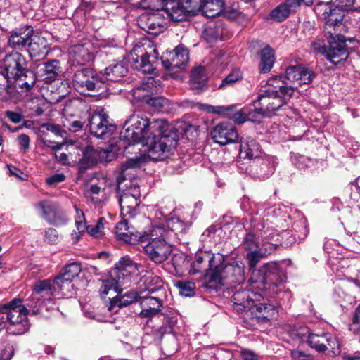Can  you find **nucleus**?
I'll return each mask as SVG.
<instances>
[{"mask_svg":"<svg viewBox=\"0 0 360 360\" xmlns=\"http://www.w3.org/2000/svg\"><path fill=\"white\" fill-rule=\"evenodd\" d=\"M173 127L163 119L150 121L143 115H132L122 129L120 142L141 143L147 147L148 158L158 161L166 158L177 145Z\"/></svg>","mask_w":360,"mask_h":360,"instance_id":"obj_1","label":"nucleus"},{"mask_svg":"<svg viewBox=\"0 0 360 360\" xmlns=\"http://www.w3.org/2000/svg\"><path fill=\"white\" fill-rule=\"evenodd\" d=\"M324 12V33L328 46H322L319 43H314L313 47L324 55L330 63L338 65L345 61L349 56L346 39L342 34V32H345L344 30L345 25L342 23L340 13H335V11L331 13L332 11L330 9L329 14L326 11Z\"/></svg>","mask_w":360,"mask_h":360,"instance_id":"obj_2","label":"nucleus"},{"mask_svg":"<svg viewBox=\"0 0 360 360\" xmlns=\"http://www.w3.org/2000/svg\"><path fill=\"white\" fill-rule=\"evenodd\" d=\"M261 295L248 290H237L231 296L233 309L238 313L251 311L258 319H270L276 314L272 304L260 302Z\"/></svg>","mask_w":360,"mask_h":360,"instance_id":"obj_3","label":"nucleus"},{"mask_svg":"<svg viewBox=\"0 0 360 360\" xmlns=\"http://www.w3.org/2000/svg\"><path fill=\"white\" fill-rule=\"evenodd\" d=\"M139 266L133 262L129 258H122L116 264L115 267L111 271L110 276L103 281L100 288L101 296L105 299L110 291L114 293H122L124 285H127L131 282L133 275H137L140 272Z\"/></svg>","mask_w":360,"mask_h":360,"instance_id":"obj_4","label":"nucleus"},{"mask_svg":"<svg viewBox=\"0 0 360 360\" xmlns=\"http://www.w3.org/2000/svg\"><path fill=\"white\" fill-rule=\"evenodd\" d=\"M291 338L300 343L307 342L316 351L325 352L326 351L333 355L340 354V344L335 336L330 333H311L304 326L293 327L289 332Z\"/></svg>","mask_w":360,"mask_h":360,"instance_id":"obj_5","label":"nucleus"},{"mask_svg":"<svg viewBox=\"0 0 360 360\" xmlns=\"http://www.w3.org/2000/svg\"><path fill=\"white\" fill-rule=\"evenodd\" d=\"M285 276L276 262H270L264 264L259 269L257 275L250 277L249 282L251 283H260L262 284L271 283L270 290L272 292V298L281 300L283 303L288 302L291 297L290 292L283 290V283L285 281Z\"/></svg>","mask_w":360,"mask_h":360,"instance_id":"obj_6","label":"nucleus"},{"mask_svg":"<svg viewBox=\"0 0 360 360\" xmlns=\"http://www.w3.org/2000/svg\"><path fill=\"white\" fill-rule=\"evenodd\" d=\"M145 236L143 242L148 243L143 248L148 257L156 264L166 261L172 251V246L166 241L168 231L162 226H154Z\"/></svg>","mask_w":360,"mask_h":360,"instance_id":"obj_7","label":"nucleus"},{"mask_svg":"<svg viewBox=\"0 0 360 360\" xmlns=\"http://www.w3.org/2000/svg\"><path fill=\"white\" fill-rule=\"evenodd\" d=\"M245 281V265L243 262L237 260H231L226 265L220 262L210 278V283H213L214 288L224 284L240 285Z\"/></svg>","mask_w":360,"mask_h":360,"instance_id":"obj_8","label":"nucleus"},{"mask_svg":"<svg viewBox=\"0 0 360 360\" xmlns=\"http://www.w3.org/2000/svg\"><path fill=\"white\" fill-rule=\"evenodd\" d=\"M290 97L278 93L277 90L267 89L254 101V112L264 117L274 115Z\"/></svg>","mask_w":360,"mask_h":360,"instance_id":"obj_9","label":"nucleus"},{"mask_svg":"<svg viewBox=\"0 0 360 360\" xmlns=\"http://www.w3.org/2000/svg\"><path fill=\"white\" fill-rule=\"evenodd\" d=\"M223 259V256L220 254L216 255L210 251L199 250L195 255L190 273L192 274L197 273L204 274L208 281V287L214 288L213 283H210V278L211 275L216 271V266H219Z\"/></svg>","mask_w":360,"mask_h":360,"instance_id":"obj_10","label":"nucleus"},{"mask_svg":"<svg viewBox=\"0 0 360 360\" xmlns=\"http://www.w3.org/2000/svg\"><path fill=\"white\" fill-rule=\"evenodd\" d=\"M20 299L15 298L11 302L0 305V311L6 313L7 320L11 325L20 326L17 331H13L14 334L20 335L27 332L29 329L27 321L28 309L21 304Z\"/></svg>","mask_w":360,"mask_h":360,"instance_id":"obj_11","label":"nucleus"},{"mask_svg":"<svg viewBox=\"0 0 360 360\" xmlns=\"http://www.w3.org/2000/svg\"><path fill=\"white\" fill-rule=\"evenodd\" d=\"M56 287H57L56 285V278L53 281L48 279L39 281L35 283L31 300L27 304V307L31 309L32 314H37L43 302L51 300V295L54 294H60L62 295V289H57Z\"/></svg>","mask_w":360,"mask_h":360,"instance_id":"obj_12","label":"nucleus"},{"mask_svg":"<svg viewBox=\"0 0 360 360\" xmlns=\"http://www.w3.org/2000/svg\"><path fill=\"white\" fill-rule=\"evenodd\" d=\"M104 81L94 70L82 68L77 70L72 77V84L80 94L87 91H98L103 89Z\"/></svg>","mask_w":360,"mask_h":360,"instance_id":"obj_13","label":"nucleus"},{"mask_svg":"<svg viewBox=\"0 0 360 360\" xmlns=\"http://www.w3.org/2000/svg\"><path fill=\"white\" fill-rule=\"evenodd\" d=\"M315 77L316 74L314 71L302 65L289 66L286 68L284 76V79L288 81L286 82V85H288L287 91L292 96L299 86L302 84H309Z\"/></svg>","mask_w":360,"mask_h":360,"instance_id":"obj_14","label":"nucleus"},{"mask_svg":"<svg viewBox=\"0 0 360 360\" xmlns=\"http://www.w3.org/2000/svg\"><path fill=\"white\" fill-rule=\"evenodd\" d=\"M89 128L91 134L99 139L108 138L116 130L115 125L110 122L108 115L103 108H97L91 114Z\"/></svg>","mask_w":360,"mask_h":360,"instance_id":"obj_15","label":"nucleus"},{"mask_svg":"<svg viewBox=\"0 0 360 360\" xmlns=\"http://www.w3.org/2000/svg\"><path fill=\"white\" fill-rule=\"evenodd\" d=\"M155 0H142L134 4L136 8H147L156 7ZM162 10L164 11L169 18L173 21H181L185 20L188 15L181 1L174 0H160Z\"/></svg>","mask_w":360,"mask_h":360,"instance_id":"obj_16","label":"nucleus"},{"mask_svg":"<svg viewBox=\"0 0 360 360\" xmlns=\"http://www.w3.org/2000/svg\"><path fill=\"white\" fill-rule=\"evenodd\" d=\"M129 184V186L126 184L127 190L120 193L119 202L123 217L131 219L136 214V208L140 203L141 193L138 185L131 181Z\"/></svg>","mask_w":360,"mask_h":360,"instance_id":"obj_17","label":"nucleus"},{"mask_svg":"<svg viewBox=\"0 0 360 360\" xmlns=\"http://www.w3.org/2000/svg\"><path fill=\"white\" fill-rule=\"evenodd\" d=\"M4 72L15 80H21L26 77L27 62L19 52L13 51L6 54L3 60Z\"/></svg>","mask_w":360,"mask_h":360,"instance_id":"obj_18","label":"nucleus"},{"mask_svg":"<svg viewBox=\"0 0 360 360\" xmlns=\"http://www.w3.org/2000/svg\"><path fill=\"white\" fill-rule=\"evenodd\" d=\"M139 27L146 32L158 35L165 29V19L160 11L146 12L137 20Z\"/></svg>","mask_w":360,"mask_h":360,"instance_id":"obj_19","label":"nucleus"},{"mask_svg":"<svg viewBox=\"0 0 360 360\" xmlns=\"http://www.w3.org/2000/svg\"><path fill=\"white\" fill-rule=\"evenodd\" d=\"M82 271L81 266L77 262H72L67 265L63 271L56 277V287L62 289L63 296H71L73 285L72 282L78 276Z\"/></svg>","mask_w":360,"mask_h":360,"instance_id":"obj_20","label":"nucleus"},{"mask_svg":"<svg viewBox=\"0 0 360 360\" xmlns=\"http://www.w3.org/2000/svg\"><path fill=\"white\" fill-rule=\"evenodd\" d=\"M36 207L41 211L43 218L51 224L60 226L65 224L68 221L65 213L56 202L41 201Z\"/></svg>","mask_w":360,"mask_h":360,"instance_id":"obj_21","label":"nucleus"},{"mask_svg":"<svg viewBox=\"0 0 360 360\" xmlns=\"http://www.w3.org/2000/svg\"><path fill=\"white\" fill-rule=\"evenodd\" d=\"M211 136L215 143L221 146L235 143L239 139L236 127L229 122L217 124L211 131Z\"/></svg>","mask_w":360,"mask_h":360,"instance_id":"obj_22","label":"nucleus"},{"mask_svg":"<svg viewBox=\"0 0 360 360\" xmlns=\"http://www.w3.org/2000/svg\"><path fill=\"white\" fill-rule=\"evenodd\" d=\"M153 54L148 52L143 53L142 47L136 45L131 53L134 68L143 73L152 72L155 70L153 63L158 56V52L155 49H153Z\"/></svg>","mask_w":360,"mask_h":360,"instance_id":"obj_23","label":"nucleus"},{"mask_svg":"<svg viewBox=\"0 0 360 360\" xmlns=\"http://www.w3.org/2000/svg\"><path fill=\"white\" fill-rule=\"evenodd\" d=\"M189 60L188 50L184 46H177L172 51L167 52L162 58V63L168 71L181 68Z\"/></svg>","mask_w":360,"mask_h":360,"instance_id":"obj_24","label":"nucleus"},{"mask_svg":"<svg viewBox=\"0 0 360 360\" xmlns=\"http://www.w3.org/2000/svg\"><path fill=\"white\" fill-rule=\"evenodd\" d=\"M302 1L306 4L313 3L312 0H285L271 11L269 18L275 22H283L290 15L297 12Z\"/></svg>","mask_w":360,"mask_h":360,"instance_id":"obj_25","label":"nucleus"},{"mask_svg":"<svg viewBox=\"0 0 360 360\" xmlns=\"http://www.w3.org/2000/svg\"><path fill=\"white\" fill-rule=\"evenodd\" d=\"M128 219L124 217L115 226V233L117 240L126 243H134L139 240L143 242L146 237L145 233L139 235L133 226L129 225Z\"/></svg>","mask_w":360,"mask_h":360,"instance_id":"obj_26","label":"nucleus"},{"mask_svg":"<svg viewBox=\"0 0 360 360\" xmlns=\"http://www.w3.org/2000/svg\"><path fill=\"white\" fill-rule=\"evenodd\" d=\"M34 34V29L31 26H23L11 31L8 39V44L10 47L22 50L27 44Z\"/></svg>","mask_w":360,"mask_h":360,"instance_id":"obj_27","label":"nucleus"},{"mask_svg":"<svg viewBox=\"0 0 360 360\" xmlns=\"http://www.w3.org/2000/svg\"><path fill=\"white\" fill-rule=\"evenodd\" d=\"M161 278L149 271H142L141 277L136 283V288L139 292L144 295L143 293H154L161 288Z\"/></svg>","mask_w":360,"mask_h":360,"instance_id":"obj_28","label":"nucleus"},{"mask_svg":"<svg viewBox=\"0 0 360 360\" xmlns=\"http://www.w3.org/2000/svg\"><path fill=\"white\" fill-rule=\"evenodd\" d=\"M59 63L56 60H52L47 63H41L37 65L36 76L40 80L50 84L57 78L60 70Z\"/></svg>","mask_w":360,"mask_h":360,"instance_id":"obj_29","label":"nucleus"},{"mask_svg":"<svg viewBox=\"0 0 360 360\" xmlns=\"http://www.w3.org/2000/svg\"><path fill=\"white\" fill-rule=\"evenodd\" d=\"M261 238L259 251L264 257L272 254L281 244L278 233L272 229H267L261 233Z\"/></svg>","mask_w":360,"mask_h":360,"instance_id":"obj_30","label":"nucleus"},{"mask_svg":"<svg viewBox=\"0 0 360 360\" xmlns=\"http://www.w3.org/2000/svg\"><path fill=\"white\" fill-rule=\"evenodd\" d=\"M117 294V295L113 296L110 299V303L108 307V310L110 311H115L117 312L118 309L126 307L138 300L141 301V298L143 296L136 288L135 290L127 291L121 296H118L120 293Z\"/></svg>","mask_w":360,"mask_h":360,"instance_id":"obj_31","label":"nucleus"},{"mask_svg":"<svg viewBox=\"0 0 360 360\" xmlns=\"http://www.w3.org/2000/svg\"><path fill=\"white\" fill-rule=\"evenodd\" d=\"M91 44H77L70 47L69 51L70 58L79 65H84L94 59V54L91 52Z\"/></svg>","mask_w":360,"mask_h":360,"instance_id":"obj_32","label":"nucleus"},{"mask_svg":"<svg viewBox=\"0 0 360 360\" xmlns=\"http://www.w3.org/2000/svg\"><path fill=\"white\" fill-rule=\"evenodd\" d=\"M140 306L141 308L140 316L150 318L159 313L162 307V301L156 297L143 295L141 298Z\"/></svg>","mask_w":360,"mask_h":360,"instance_id":"obj_33","label":"nucleus"},{"mask_svg":"<svg viewBox=\"0 0 360 360\" xmlns=\"http://www.w3.org/2000/svg\"><path fill=\"white\" fill-rule=\"evenodd\" d=\"M163 89L162 82L160 79L148 77L143 79L142 83L134 89V94H138L139 91L145 92L143 97L150 96L160 93Z\"/></svg>","mask_w":360,"mask_h":360,"instance_id":"obj_34","label":"nucleus"},{"mask_svg":"<svg viewBox=\"0 0 360 360\" xmlns=\"http://www.w3.org/2000/svg\"><path fill=\"white\" fill-rule=\"evenodd\" d=\"M240 153L245 158H257L261 154L260 145L250 136L243 138L240 141Z\"/></svg>","mask_w":360,"mask_h":360,"instance_id":"obj_35","label":"nucleus"},{"mask_svg":"<svg viewBox=\"0 0 360 360\" xmlns=\"http://www.w3.org/2000/svg\"><path fill=\"white\" fill-rule=\"evenodd\" d=\"M128 69L123 61L116 62L108 66L102 74V80L118 82L127 73Z\"/></svg>","mask_w":360,"mask_h":360,"instance_id":"obj_36","label":"nucleus"},{"mask_svg":"<svg viewBox=\"0 0 360 360\" xmlns=\"http://www.w3.org/2000/svg\"><path fill=\"white\" fill-rule=\"evenodd\" d=\"M354 0H335V7L333 8L329 4H319L316 7L317 12L321 15L322 18L324 19L325 12H327L329 14V9L331 11H335V13H340L342 15V21L343 20L344 14L342 11L344 10H349L352 5L354 4Z\"/></svg>","mask_w":360,"mask_h":360,"instance_id":"obj_37","label":"nucleus"},{"mask_svg":"<svg viewBox=\"0 0 360 360\" xmlns=\"http://www.w3.org/2000/svg\"><path fill=\"white\" fill-rule=\"evenodd\" d=\"M207 81V75L204 67L198 66L192 70L190 78V85L193 89L196 90V91L199 93L206 87Z\"/></svg>","mask_w":360,"mask_h":360,"instance_id":"obj_38","label":"nucleus"},{"mask_svg":"<svg viewBox=\"0 0 360 360\" xmlns=\"http://www.w3.org/2000/svg\"><path fill=\"white\" fill-rule=\"evenodd\" d=\"M275 63V53L270 46L267 45L261 50L259 71L260 73H268Z\"/></svg>","mask_w":360,"mask_h":360,"instance_id":"obj_39","label":"nucleus"},{"mask_svg":"<svg viewBox=\"0 0 360 360\" xmlns=\"http://www.w3.org/2000/svg\"><path fill=\"white\" fill-rule=\"evenodd\" d=\"M146 158L143 156H135L134 158L128 159L125 162H124L121 167V172L119 176L117 179V187L119 192H121L122 190V184L124 181H125V172L129 169H136L139 167L141 164L145 161Z\"/></svg>","mask_w":360,"mask_h":360,"instance_id":"obj_40","label":"nucleus"},{"mask_svg":"<svg viewBox=\"0 0 360 360\" xmlns=\"http://www.w3.org/2000/svg\"><path fill=\"white\" fill-rule=\"evenodd\" d=\"M222 0H205L202 2V15L207 18H214L220 14L224 9Z\"/></svg>","mask_w":360,"mask_h":360,"instance_id":"obj_41","label":"nucleus"},{"mask_svg":"<svg viewBox=\"0 0 360 360\" xmlns=\"http://www.w3.org/2000/svg\"><path fill=\"white\" fill-rule=\"evenodd\" d=\"M27 44L31 57L39 56L46 52V42L43 37L37 34H32Z\"/></svg>","mask_w":360,"mask_h":360,"instance_id":"obj_42","label":"nucleus"},{"mask_svg":"<svg viewBox=\"0 0 360 360\" xmlns=\"http://www.w3.org/2000/svg\"><path fill=\"white\" fill-rule=\"evenodd\" d=\"M158 319L162 322V326L157 328V331L160 335L173 333L177 323V318L175 313L172 312L171 314H161L158 316Z\"/></svg>","mask_w":360,"mask_h":360,"instance_id":"obj_43","label":"nucleus"},{"mask_svg":"<svg viewBox=\"0 0 360 360\" xmlns=\"http://www.w3.org/2000/svg\"><path fill=\"white\" fill-rule=\"evenodd\" d=\"M161 226H164L165 230L168 231V235L169 232H174L176 235L184 233L188 228V224L179 217L169 218L166 219L165 224Z\"/></svg>","mask_w":360,"mask_h":360,"instance_id":"obj_44","label":"nucleus"},{"mask_svg":"<svg viewBox=\"0 0 360 360\" xmlns=\"http://www.w3.org/2000/svg\"><path fill=\"white\" fill-rule=\"evenodd\" d=\"M232 111L233 110L229 111L226 116L237 124H243L247 120H255L254 108L245 107L231 115L230 112Z\"/></svg>","mask_w":360,"mask_h":360,"instance_id":"obj_45","label":"nucleus"},{"mask_svg":"<svg viewBox=\"0 0 360 360\" xmlns=\"http://www.w3.org/2000/svg\"><path fill=\"white\" fill-rule=\"evenodd\" d=\"M283 78L281 75H276L271 77L267 82L268 89L277 90L279 94L291 97L290 94L287 91L288 85H286V82L288 81L285 79L283 80Z\"/></svg>","mask_w":360,"mask_h":360,"instance_id":"obj_46","label":"nucleus"},{"mask_svg":"<svg viewBox=\"0 0 360 360\" xmlns=\"http://www.w3.org/2000/svg\"><path fill=\"white\" fill-rule=\"evenodd\" d=\"M265 257L261 254L259 250H252L248 252L246 255V259L249 267V271L251 274L250 277H255L259 272V269H256L257 264L259 262L261 259Z\"/></svg>","mask_w":360,"mask_h":360,"instance_id":"obj_47","label":"nucleus"},{"mask_svg":"<svg viewBox=\"0 0 360 360\" xmlns=\"http://www.w3.org/2000/svg\"><path fill=\"white\" fill-rule=\"evenodd\" d=\"M259 236H257L256 233L249 232L248 233L242 243V246L248 252L252 250H259L260 247V238Z\"/></svg>","mask_w":360,"mask_h":360,"instance_id":"obj_48","label":"nucleus"},{"mask_svg":"<svg viewBox=\"0 0 360 360\" xmlns=\"http://www.w3.org/2000/svg\"><path fill=\"white\" fill-rule=\"evenodd\" d=\"M77 215L75 217V226L78 232L72 234V239L77 241L86 231V225L84 214L82 210L75 206Z\"/></svg>","mask_w":360,"mask_h":360,"instance_id":"obj_49","label":"nucleus"},{"mask_svg":"<svg viewBox=\"0 0 360 360\" xmlns=\"http://www.w3.org/2000/svg\"><path fill=\"white\" fill-rule=\"evenodd\" d=\"M98 162L97 149L95 150L91 146L86 147L82 159V164L84 167H91Z\"/></svg>","mask_w":360,"mask_h":360,"instance_id":"obj_50","label":"nucleus"},{"mask_svg":"<svg viewBox=\"0 0 360 360\" xmlns=\"http://www.w3.org/2000/svg\"><path fill=\"white\" fill-rule=\"evenodd\" d=\"M118 148L116 146H111L105 149L98 148V161L100 162H110L113 160L117 154Z\"/></svg>","mask_w":360,"mask_h":360,"instance_id":"obj_51","label":"nucleus"},{"mask_svg":"<svg viewBox=\"0 0 360 360\" xmlns=\"http://www.w3.org/2000/svg\"><path fill=\"white\" fill-rule=\"evenodd\" d=\"M292 231L294 232L293 236L295 240L299 241L304 240L309 232L306 221L302 219L299 221L295 222L292 225Z\"/></svg>","mask_w":360,"mask_h":360,"instance_id":"obj_52","label":"nucleus"},{"mask_svg":"<svg viewBox=\"0 0 360 360\" xmlns=\"http://www.w3.org/2000/svg\"><path fill=\"white\" fill-rule=\"evenodd\" d=\"M175 285L178 288L179 293L185 297H191L195 293V283L187 281H178Z\"/></svg>","mask_w":360,"mask_h":360,"instance_id":"obj_53","label":"nucleus"},{"mask_svg":"<svg viewBox=\"0 0 360 360\" xmlns=\"http://www.w3.org/2000/svg\"><path fill=\"white\" fill-rule=\"evenodd\" d=\"M188 15H195L201 12V0H180Z\"/></svg>","mask_w":360,"mask_h":360,"instance_id":"obj_54","label":"nucleus"},{"mask_svg":"<svg viewBox=\"0 0 360 360\" xmlns=\"http://www.w3.org/2000/svg\"><path fill=\"white\" fill-rule=\"evenodd\" d=\"M232 105L230 106H214L208 104H200V109L217 115H228L229 111L232 110Z\"/></svg>","mask_w":360,"mask_h":360,"instance_id":"obj_55","label":"nucleus"},{"mask_svg":"<svg viewBox=\"0 0 360 360\" xmlns=\"http://www.w3.org/2000/svg\"><path fill=\"white\" fill-rule=\"evenodd\" d=\"M290 158L293 165L300 169L309 167V164L311 162V159L309 158L295 153H290Z\"/></svg>","mask_w":360,"mask_h":360,"instance_id":"obj_56","label":"nucleus"},{"mask_svg":"<svg viewBox=\"0 0 360 360\" xmlns=\"http://www.w3.org/2000/svg\"><path fill=\"white\" fill-rule=\"evenodd\" d=\"M103 219L100 218L96 224L93 226H86V231L94 238H101L103 235L104 226L103 224Z\"/></svg>","mask_w":360,"mask_h":360,"instance_id":"obj_57","label":"nucleus"},{"mask_svg":"<svg viewBox=\"0 0 360 360\" xmlns=\"http://www.w3.org/2000/svg\"><path fill=\"white\" fill-rule=\"evenodd\" d=\"M242 78L241 73L239 71H235L229 74L223 80L220 88L233 84Z\"/></svg>","mask_w":360,"mask_h":360,"instance_id":"obj_58","label":"nucleus"},{"mask_svg":"<svg viewBox=\"0 0 360 360\" xmlns=\"http://www.w3.org/2000/svg\"><path fill=\"white\" fill-rule=\"evenodd\" d=\"M58 239L57 231L53 228H49L45 231L44 240L48 243H56Z\"/></svg>","mask_w":360,"mask_h":360,"instance_id":"obj_59","label":"nucleus"},{"mask_svg":"<svg viewBox=\"0 0 360 360\" xmlns=\"http://www.w3.org/2000/svg\"><path fill=\"white\" fill-rule=\"evenodd\" d=\"M41 128L45 129L46 130L51 131L56 134V136L63 137L65 134V131L60 129L59 125L53 124L51 123H46L41 125Z\"/></svg>","mask_w":360,"mask_h":360,"instance_id":"obj_60","label":"nucleus"},{"mask_svg":"<svg viewBox=\"0 0 360 360\" xmlns=\"http://www.w3.org/2000/svg\"><path fill=\"white\" fill-rule=\"evenodd\" d=\"M6 117L13 123L19 124L23 120V115L18 112L7 110L5 112Z\"/></svg>","mask_w":360,"mask_h":360,"instance_id":"obj_61","label":"nucleus"},{"mask_svg":"<svg viewBox=\"0 0 360 360\" xmlns=\"http://www.w3.org/2000/svg\"><path fill=\"white\" fill-rule=\"evenodd\" d=\"M291 357L292 360H314L310 355L299 349L292 350Z\"/></svg>","mask_w":360,"mask_h":360,"instance_id":"obj_62","label":"nucleus"},{"mask_svg":"<svg viewBox=\"0 0 360 360\" xmlns=\"http://www.w3.org/2000/svg\"><path fill=\"white\" fill-rule=\"evenodd\" d=\"M65 176L63 174H55L46 179V182L49 186H56L58 183L63 181Z\"/></svg>","mask_w":360,"mask_h":360,"instance_id":"obj_63","label":"nucleus"},{"mask_svg":"<svg viewBox=\"0 0 360 360\" xmlns=\"http://www.w3.org/2000/svg\"><path fill=\"white\" fill-rule=\"evenodd\" d=\"M352 327L354 330L360 332V305L355 310V313L352 320Z\"/></svg>","mask_w":360,"mask_h":360,"instance_id":"obj_64","label":"nucleus"}]
</instances>
